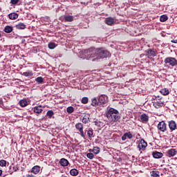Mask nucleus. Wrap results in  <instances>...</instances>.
Returning a JSON list of instances; mask_svg holds the SVG:
<instances>
[{
  "instance_id": "obj_27",
  "label": "nucleus",
  "mask_w": 177,
  "mask_h": 177,
  "mask_svg": "<svg viewBox=\"0 0 177 177\" xmlns=\"http://www.w3.org/2000/svg\"><path fill=\"white\" fill-rule=\"evenodd\" d=\"M79 174V171L77 169H72L70 171V174L71 176H77Z\"/></svg>"
},
{
  "instance_id": "obj_44",
  "label": "nucleus",
  "mask_w": 177,
  "mask_h": 177,
  "mask_svg": "<svg viewBox=\"0 0 177 177\" xmlns=\"http://www.w3.org/2000/svg\"><path fill=\"white\" fill-rule=\"evenodd\" d=\"M26 176H27V177H32V175L28 174V175H27Z\"/></svg>"
},
{
  "instance_id": "obj_32",
  "label": "nucleus",
  "mask_w": 177,
  "mask_h": 177,
  "mask_svg": "<svg viewBox=\"0 0 177 177\" xmlns=\"http://www.w3.org/2000/svg\"><path fill=\"white\" fill-rule=\"evenodd\" d=\"M167 20H168V16L163 15L162 16H160V21H162V23H164V21H167Z\"/></svg>"
},
{
  "instance_id": "obj_26",
  "label": "nucleus",
  "mask_w": 177,
  "mask_h": 177,
  "mask_svg": "<svg viewBox=\"0 0 177 177\" xmlns=\"http://www.w3.org/2000/svg\"><path fill=\"white\" fill-rule=\"evenodd\" d=\"M160 93L163 95V96H167V95H169V90L167 88H162L160 90Z\"/></svg>"
},
{
  "instance_id": "obj_18",
  "label": "nucleus",
  "mask_w": 177,
  "mask_h": 177,
  "mask_svg": "<svg viewBox=\"0 0 177 177\" xmlns=\"http://www.w3.org/2000/svg\"><path fill=\"white\" fill-rule=\"evenodd\" d=\"M41 106H35L33 108L34 113H36V114H41L44 110L41 108Z\"/></svg>"
},
{
  "instance_id": "obj_10",
  "label": "nucleus",
  "mask_w": 177,
  "mask_h": 177,
  "mask_svg": "<svg viewBox=\"0 0 177 177\" xmlns=\"http://www.w3.org/2000/svg\"><path fill=\"white\" fill-rule=\"evenodd\" d=\"M169 128L171 132H174L177 128L176 122L174 120L169 121Z\"/></svg>"
},
{
  "instance_id": "obj_21",
  "label": "nucleus",
  "mask_w": 177,
  "mask_h": 177,
  "mask_svg": "<svg viewBox=\"0 0 177 177\" xmlns=\"http://www.w3.org/2000/svg\"><path fill=\"white\" fill-rule=\"evenodd\" d=\"M15 27L17 30H25L26 24H24V23H19Z\"/></svg>"
},
{
  "instance_id": "obj_3",
  "label": "nucleus",
  "mask_w": 177,
  "mask_h": 177,
  "mask_svg": "<svg viewBox=\"0 0 177 177\" xmlns=\"http://www.w3.org/2000/svg\"><path fill=\"white\" fill-rule=\"evenodd\" d=\"M145 55L148 59H153V57L157 56V51L154 48H148L145 51Z\"/></svg>"
},
{
  "instance_id": "obj_35",
  "label": "nucleus",
  "mask_w": 177,
  "mask_h": 177,
  "mask_svg": "<svg viewBox=\"0 0 177 177\" xmlns=\"http://www.w3.org/2000/svg\"><path fill=\"white\" fill-rule=\"evenodd\" d=\"M66 111H67V113H68V114H71L72 113H74V107L68 106L66 109Z\"/></svg>"
},
{
  "instance_id": "obj_41",
  "label": "nucleus",
  "mask_w": 177,
  "mask_h": 177,
  "mask_svg": "<svg viewBox=\"0 0 177 177\" xmlns=\"http://www.w3.org/2000/svg\"><path fill=\"white\" fill-rule=\"evenodd\" d=\"M19 1L20 0H10V3H11V5H17Z\"/></svg>"
},
{
  "instance_id": "obj_36",
  "label": "nucleus",
  "mask_w": 177,
  "mask_h": 177,
  "mask_svg": "<svg viewBox=\"0 0 177 177\" xmlns=\"http://www.w3.org/2000/svg\"><path fill=\"white\" fill-rule=\"evenodd\" d=\"M86 157L87 158H89V160H93V158H95V155L92 153H88L86 154Z\"/></svg>"
},
{
  "instance_id": "obj_2",
  "label": "nucleus",
  "mask_w": 177,
  "mask_h": 177,
  "mask_svg": "<svg viewBox=\"0 0 177 177\" xmlns=\"http://www.w3.org/2000/svg\"><path fill=\"white\" fill-rule=\"evenodd\" d=\"M105 115L109 122H118L121 116H120V113L118 111L113 108H109L105 113Z\"/></svg>"
},
{
  "instance_id": "obj_29",
  "label": "nucleus",
  "mask_w": 177,
  "mask_h": 177,
  "mask_svg": "<svg viewBox=\"0 0 177 177\" xmlns=\"http://www.w3.org/2000/svg\"><path fill=\"white\" fill-rule=\"evenodd\" d=\"M150 176L151 177H160V171H152L150 172Z\"/></svg>"
},
{
  "instance_id": "obj_46",
  "label": "nucleus",
  "mask_w": 177,
  "mask_h": 177,
  "mask_svg": "<svg viewBox=\"0 0 177 177\" xmlns=\"http://www.w3.org/2000/svg\"><path fill=\"white\" fill-rule=\"evenodd\" d=\"M88 151H90V153H91V152H92V149H90L88 150Z\"/></svg>"
},
{
  "instance_id": "obj_13",
  "label": "nucleus",
  "mask_w": 177,
  "mask_h": 177,
  "mask_svg": "<svg viewBox=\"0 0 177 177\" xmlns=\"http://www.w3.org/2000/svg\"><path fill=\"white\" fill-rule=\"evenodd\" d=\"M10 20H17V19H19V14L16 12H11L8 15Z\"/></svg>"
},
{
  "instance_id": "obj_14",
  "label": "nucleus",
  "mask_w": 177,
  "mask_h": 177,
  "mask_svg": "<svg viewBox=\"0 0 177 177\" xmlns=\"http://www.w3.org/2000/svg\"><path fill=\"white\" fill-rule=\"evenodd\" d=\"M167 156L171 158V157H174L175 156H176V149H170L167 151Z\"/></svg>"
},
{
  "instance_id": "obj_28",
  "label": "nucleus",
  "mask_w": 177,
  "mask_h": 177,
  "mask_svg": "<svg viewBox=\"0 0 177 177\" xmlns=\"http://www.w3.org/2000/svg\"><path fill=\"white\" fill-rule=\"evenodd\" d=\"M91 106H93L94 107H96L97 106H100L99 102H97V100L96 97H94L91 100Z\"/></svg>"
},
{
  "instance_id": "obj_38",
  "label": "nucleus",
  "mask_w": 177,
  "mask_h": 177,
  "mask_svg": "<svg viewBox=\"0 0 177 177\" xmlns=\"http://www.w3.org/2000/svg\"><path fill=\"white\" fill-rule=\"evenodd\" d=\"M87 135L88 138H93V130L91 129L87 131Z\"/></svg>"
},
{
  "instance_id": "obj_1",
  "label": "nucleus",
  "mask_w": 177,
  "mask_h": 177,
  "mask_svg": "<svg viewBox=\"0 0 177 177\" xmlns=\"http://www.w3.org/2000/svg\"><path fill=\"white\" fill-rule=\"evenodd\" d=\"M85 56L87 59H104L110 56V53L103 48H91L88 50H84Z\"/></svg>"
},
{
  "instance_id": "obj_24",
  "label": "nucleus",
  "mask_w": 177,
  "mask_h": 177,
  "mask_svg": "<svg viewBox=\"0 0 177 177\" xmlns=\"http://www.w3.org/2000/svg\"><path fill=\"white\" fill-rule=\"evenodd\" d=\"M19 104L21 107H26L28 106V102H27V100H21Z\"/></svg>"
},
{
  "instance_id": "obj_8",
  "label": "nucleus",
  "mask_w": 177,
  "mask_h": 177,
  "mask_svg": "<svg viewBox=\"0 0 177 177\" xmlns=\"http://www.w3.org/2000/svg\"><path fill=\"white\" fill-rule=\"evenodd\" d=\"M75 127L77 131H79L80 136H82V138H85V133H84V124L81 122H78Z\"/></svg>"
},
{
  "instance_id": "obj_39",
  "label": "nucleus",
  "mask_w": 177,
  "mask_h": 177,
  "mask_svg": "<svg viewBox=\"0 0 177 177\" xmlns=\"http://www.w3.org/2000/svg\"><path fill=\"white\" fill-rule=\"evenodd\" d=\"M19 167L17 166H13L12 167V171H11V174H13L14 172H17V171H19Z\"/></svg>"
},
{
  "instance_id": "obj_40",
  "label": "nucleus",
  "mask_w": 177,
  "mask_h": 177,
  "mask_svg": "<svg viewBox=\"0 0 177 177\" xmlns=\"http://www.w3.org/2000/svg\"><path fill=\"white\" fill-rule=\"evenodd\" d=\"M0 167H6V160H0Z\"/></svg>"
},
{
  "instance_id": "obj_34",
  "label": "nucleus",
  "mask_w": 177,
  "mask_h": 177,
  "mask_svg": "<svg viewBox=\"0 0 177 177\" xmlns=\"http://www.w3.org/2000/svg\"><path fill=\"white\" fill-rule=\"evenodd\" d=\"M88 102H89V99L87 97H84L82 98L81 102L83 104H88Z\"/></svg>"
},
{
  "instance_id": "obj_16",
  "label": "nucleus",
  "mask_w": 177,
  "mask_h": 177,
  "mask_svg": "<svg viewBox=\"0 0 177 177\" xmlns=\"http://www.w3.org/2000/svg\"><path fill=\"white\" fill-rule=\"evenodd\" d=\"M59 164L60 165H62V167H67L69 164L68 160L66 158H62L59 161Z\"/></svg>"
},
{
  "instance_id": "obj_47",
  "label": "nucleus",
  "mask_w": 177,
  "mask_h": 177,
  "mask_svg": "<svg viewBox=\"0 0 177 177\" xmlns=\"http://www.w3.org/2000/svg\"><path fill=\"white\" fill-rule=\"evenodd\" d=\"M10 169H12V166H10Z\"/></svg>"
},
{
  "instance_id": "obj_7",
  "label": "nucleus",
  "mask_w": 177,
  "mask_h": 177,
  "mask_svg": "<svg viewBox=\"0 0 177 177\" xmlns=\"http://www.w3.org/2000/svg\"><path fill=\"white\" fill-rule=\"evenodd\" d=\"M109 102V100L107 98V96L105 95H101L98 98V103L100 106H102V107H104V104H106V103Z\"/></svg>"
},
{
  "instance_id": "obj_6",
  "label": "nucleus",
  "mask_w": 177,
  "mask_h": 177,
  "mask_svg": "<svg viewBox=\"0 0 177 177\" xmlns=\"http://www.w3.org/2000/svg\"><path fill=\"white\" fill-rule=\"evenodd\" d=\"M146 147H147V142L145 140V139L142 138L138 142V149H139V151H145L146 150Z\"/></svg>"
},
{
  "instance_id": "obj_15",
  "label": "nucleus",
  "mask_w": 177,
  "mask_h": 177,
  "mask_svg": "<svg viewBox=\"0 0 177 177\" xmlns=\"http://www.w3.org/2000/svg\"><path fill=\"white\" fill-rule=\"evenodd\" d=\"M105 23L107 24V26H113L114 24V18L113 17L106 18Z\"/></svg>"
},
{
  "instance_id": "obj_33",
  "label": "nucleus",
  "mask_w": 177,
  "mask_h": 177,
  "mask_svg": "<svg viewBox=\"0 0 177 177\" xmlns=\"http://www.w3.org/2000/svg\"><path fill=\"white\" fill-rule=\"evenodd\" d=\"M46 115L48 117V118H52V117L55 115V113H53V111L50 110L47 112Z\"/></svg>"
},
{
  "instance_id": "obj_5",
  "label": "nucleus",
  "mask_w": 177,
  "mask_h": 177,
  "mask_svg": "<svg viewBox=\"0 0 177 177\" xmlns=\"http://www.w3.org/2000/svg\"><path fill=\"white\" fill-rule=\"evenodd\" d=\"M165 63L169 64L171 67H175V66H177V59L175 57H167L165 59Z\"/></svg>"
},
{
  "instance_id": "obj_17",
  "label": "nucleus",
  "mask_w": 177,
  "mask_h": 177,
  "mask_svg": "<svg viewBox=\"0 0 177 177\" xmlns=\"http://www.w3.org/2000/svg\"><path fill=\"white\" fill-rule=\"evenodd\" d=\"M41 171V167L36 165L32 168V174H35L37 175V174H39V171Z\"/></svg>"
},
{
  "instance_id": "obj_23",
  "label": "nucleus",
  "mask_w": 177,
  "mask_h": 177,
  "mask_svg": "<svg viewBox=\"0 0 177 177\" xmlns=\"http://www.w3.org/2000/svg\"><path fill=\"white\" fill-rule=\"evenodd\" d=\"M64 20H65V21L71 22L74 21V17L71 15H65L64 17Z\"/></svg>"
},
{
  "instance_id": "obj_31",
  "label": "nucleus",
  "mask_w": 177,
  "mask_h": 177,
  "mask_svg": "<svg viewBox=\"0 0 177 177\" xmlns=\"http://www.w3.org/2000/svg\"><path fill=\"white\" fill-rule=\"evenodd\" d=\"M36 82H37V84H44V77H37L35 79Z\"/></svg>"
},
{
  "instance_id": "obj_11",
  "label": "nucleus",
  "mask_w": 177,
  "mask_h": 177,
  "mask_svg": "<svg viewBox=\"0 0 177 177\" xmlns=\"http://www.w3.org/2000/svg\"><path fill=\"white\" fill-rule=\"evenodd\" d=\"M133 138V135H132V133L131 131H129L127 133H124V135L122 136V140L124 142L127 139H132Z\"/></svg>"
},
{
  "instance_id": "obj_4",
  "label": "nucleus",
  "mask_w": 177,
  "mask_h": 177,
  "mask_svg": "<svg viewBox=\"0 0 177 177\" xmlns=\"http://www.w3.org/2000/svg\"><path fill=\"white\" fill-rule=\"evenodd\" d=\"M154 102H153V106L156 109H160L164 107V100L162 98H158L157 97H153Z\"/></svg>"
},
{
  "instance_id": "obj_42",
  "label": "nucleus",
  "mask_w": 177,
  "mask_h": 177,
  "mask_svg": "<svg viewBox=\"0 0 177 177\" xmlns=\"http://www.w3.org/2000/svg\"><path fill=\"white\" fill-rule=\"evenodd\" d=\"M171 42H172V44H177V39H173Z\"/></svg>"
},
{
  "instance_id": "obj_45",
  "label": "nucleus",
  "mask_w": 177,
  "mask_h": 177,
  "mask_svg": "<svg viewBox=\"0 0 177 177\" xmlns=\"http://www.w3.org/2000/svg\"><path fill=\"white\" fill-rule=\"evenodd\" d=\"M2 175V170L0 169V176Z\"/></svg>"
},
{
  "instance_id": "obj_43",
  "label": "nucleus",
  "mask_w": 177,
  "mask_h": 177,
  "mask_svg": "<svg viewBox=\"0 0 177 177\" xmlns=\"http://www.w3.org/2000/svg\"><path fill=\"white\" fill-rule=\"evenodd\" d=\"M3 103V101H2V99L0 98V104H2Z\"/></svg>"
},
{
  "instance_id": "obj_19",
  "label": "nucleus",
  "mask_w": 177,
  "mask_h": 177,
  "mask_svg": "<svg viewBox=\"0 0 177 177\" xmlns=\"http://www.w3.org/2000/svg\"><path fill=\"white\" fill-rule=\"evenodd\" d=\"M152 156L153 158H162L163 154L161 152L155 151V152H153Z\"/></svg>"
},
{
  "instance_id": "obj_25",
  "label": "nucleus",
  "mask_w": 177,
  "mask_h": 177,
  "mask_svg": "<svg viewBox=\"0 0 177 177\" xmlns=\"http://www.w3.org/2000/svg\"><path fill=\"white\" fill-rule=\"evenodd\" d=\"M3 31L6 32L7 34H10V32L13 31V27L10 26H7L4 28Z\"/></svg>"
},
{
  "instance_id": "obj_22",
  "label": "nucleus",
  "mask_w": 177,
  "mask_h": 177,
  "mask_svg": "<svg viewBox=\"0 0 177 177\" xmlns=\"http://www.w3.org/2000/svg\"><path fill=\"white\" fill-rule=\"evenodd\" d=\"M90 122L91 120H89V114L85 115L82 120V122H83V124H88Z\"/></svg>"
},
{
  "instance_id": "obj_30",
  "label": "nucleus",
  "mask_w": 177,
  "mask_h": 177,
  "mask_svg": "<svg viewBox=\"0 0 177 177\" xmlns=\"http://www.w3.org/2000/svg\"><path fill=\"white\" fill-rule=\"evenodd\" d=\"M92 153H94V154H99V153H100V148L99 147H94L92 149Z\"/></svg>"
},
{
  "instance_id": "obj_9",
  "label": "nucleus",
  "mask_w": 177,
  "mask_h": 177,
  "mask_svg": "<svg viewBox=\"0 0 177 177\" xmlns=\"http://www.w3.org/2000/svg\"><path fill=\"white\" fill-rule=\"evenodd\" d=\"M157 128L160 132H167V123L164 121H161L158 124Z\"/></svg>"
},
{
  "instance_id": "obj_20",
  "label": "nucleus",
  "mask_w": 177,
  "mask_h": 177,
  "mask_svg": "<svg viewBox=\"0 0 177 177\" xmlns=\"http://www.w3.org/2000/svg\"><path fill=\"white\" fill-rule=\"evenodd\" d=\"M22 75H24V77H32L34 73H32V71L28 70L26 72H24Z\"/></svg>"
},
{
  "instance_id": "obj_12",
  "label": "nucleus",
  "mask_w": 177,
  "mask_h": 177,
  "mask_svg": "<svg viewBox=\"0 0 177 177\" xmlns=\"http://www.w3.org/2000/svg\"><path fill=\"white\" fill-rule=\"evenodd\" d=\"M140 118V122H142V124H147V122H149V115L146 113L142 114Z\"/></svg>"
},
{
  "instance_id": "obj_37",
  "label": "nucleus",
  "mask_w": 177,
  "mask_h": 177,
  "mask_svg": "<svg viewBox=\"0 0 177 177\" xmlns=\"http://www.w3.org/2000/svg\"><path fill=\"white\" fill-rule=\"evenodd\" d=\"M48 48H49V49H55V48H56V44H55L53 42L49 43Z\"/></svg>"
}]
</instances>
